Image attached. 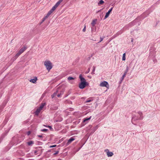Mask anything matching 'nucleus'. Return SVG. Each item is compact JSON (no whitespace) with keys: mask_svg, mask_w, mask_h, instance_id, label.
I'll use <instances>...</instances> for the list:
<instances>
[{"mask_svg":"<svg viewBox=\"0 0 160 160\" xmlns=\"http://www.w3.org/2000/svg\"><path fill=\"white\" fill-rule=\"evenodd\" d=\"M48 17L47 16V15L45 17H44L42 20V21L41 22V23H42Z\"/></svg>","mask_w":160,"mask_h":160,"instance_id":"obj_19","label":"nucleus"},{"mask_svg":"<svg viewBox=\"0 0 160 160\" xmlns=\"http://www.w3.org/2000/svg\"><path fill=\"white\" fill-rule=\"evenodd\" d=\"M143 118L142 113L139 111L136 115H134L132 118V122L133 123V122L137 120H142Z\"/></svg>","mask_w":160,"mask_h":160,"instance_id":"obj_2","label":"nucleus"},{"mask_svg":"<svg viewBox=\"0 0 160 160\" xmlns=\"http://www.w3.org/2000/svg\"><path fill=\"white\" fill-rule=\"evenodd\" d=\"M48 127H49V128H50V129L52 128L51 126H48Z\"/></svg>","mask_w":160,"mask_h":160,"instance_id":"obj_38","label":"nucleus"},{"mask_svg":"<svg viewBox=\"0 0 160 160\" xmlns=\"http://www.w3.org/2000/svg\"><path fill=\"white\" fill-rule=\"evenodd\" d=\"M61 95V94H58V95H57V96L58 97H60Z\"/></svg>","mask_w":160,"mask_h":160,"instance_id":"obj_36","label":"nucleus"},{"mask_svg":"<svg viewBox=\"0 0 160 160\" xmlns=\"http://www.w3.org/2000/svg\"><path fill=\"white\" fill-rule=\"evenodd\" d=\"M86 26H85L84 28L82 30V31L83 32H85L86 31Z\"/></svg>","mask_w":160,"mask_h":160,"instance_id":"obj_29","label":"nucleus"},{"mask_svg":"<svg viewBox=\"0 0 160 160\" xmlns=\"http://www.w3.org/2000/svg\"><path fill=\"white\" fill-rule=\"evenodd\" d=\"M58 91H57L56 92H54L52 96V98H53L56 95Z\"/></svg>","mask_w":160,"mask_h":160,"instance_id":"obj_23","label":"nucleus"},{"mask_svg":"<svg viewBox=\"0 0 160 160\" xmlns=\"http://www.w3.org/2000/svg\"><path fill=\"white\" fill-rule=\"evenodd\" d=\"M93 70H92V72L91 73L92 74H94V72H95V67L94 66H93Z\"/></svg>","mask_w":160,"mask_h":160,"instance_id":"obj_24","label":"nucleus"},{"mask_svg":"<svg viewBox=\"0 0 160 160\" xmlns=\"http://www.w3.org/2000/svg\"><path fill=\"white\" fill-rule=\"evenodd\" d=\"M133 41V39L132 38V39L131 42H132Z\"/></svg>","mask_w":160,"mask_h":160,"instance_id":"obj_39","label":"nucleus"},{"mask_svg":"<svg viewBox=\"0 0 160 160\" xmlns=\"http://www.w3.org/2000/svg\"><path fill=\"white\" fill-rule=\"evenodd\" d=\"M100 86L102 87H106L108 88H109V85L108 82L106 81H103L100 83Z\"/></svg>","mask_w":160,"mask_h":160,"instance_id":"obj_6","label":"nucleus"},{"mask_svg":"<svg viewBox=\"0 0 160 160\" xmlns=\"http://www.w3.org/2000/svg\"><path fill=\"white\" fill-rule=\"evenodd\" d=\"M31 133V132L30 131H28L27 132V134L28 135H29Z\"/></svg>","mask_w":160,"mask_h":160,"instance_id":"obj_32","label":"nucleus"},{"mask_svg":"<svg viewBox=\"0 0 160 160\" xmlns=\"http://www.w3.org/2000/svg\"><path fill=\"white\" fill-rule=\"evenodd\" d=\"M146 17V16H144V17H143V18L142 19H143L144 18H145Z\"/></svg>","mask_w":160,"mask_h":160,"instance_id":"obj_40","label":"nucleus"},{"mask_svg":"<svg viewBox=\"0 0 160 160\" xmlns=\"http://www.w3.org/2000/svg\"><path fill=\"white\" fill-rule=\"evenodd\" d=\"M128 67L127 66L126 69L125 70V71L124 74H123V75L122 76V77L121 78V82H122V81L124 79V77H125V76L127 74V73L128 72Z\"/></svg>","mask_w":160,"mask_h":160,"instance_id":"obj_8","label":"nucleus"},{"mask_svg":"<svg viewBox=\"0 0 160 160\" xmlns=\"http://www.w3.org/2000/svg\"><path fill=\"white\" fill-rule=\"evenodd\" d=\"M144 14H145V13H144L143 15H142V16Z\"/></svg>","mask_w":160,"mask_h":160,"instance_id":"obj_41","label":"nucleus"},{"mask_svg":"<svg viewBox=\"0 0 160 160\" xmlns=\"http://www.w3.org/2000/svg\"><path fill=\"white\" fill-rule=\"evenodd\" d=\"M104 3V2L102 0H100L99 2L98 3V5L99 6H100Z\"/></svg>","mask_w":160,"mask_h":160,"instance_id":"obj_17","label":"nucleus"},{"mask_svg":"<svg viewBox=\"0 0 160 160\" xmlns=\"http://www.w3.org/2000/svg\"><path fill=\"white\" fill-rule=\"evenodd\" d=\"M48 130L47 129H43L42 130V131H48Z\"/></svg>","mask_w":160,"mask_h":160,"instance_id":"obj_33","label":"nucleus"},{"mask_svg":"<svg viewBox=\"0 0 160 160\" xmlns=\"http://www.w3.org/2000/svg\"><path fill=\"white\" fill-rule=\"evenodd\" d=\"M125 55H126L125 53H124L123 54L122 58V60L123 61H125L126 59Z\"/></svg>","mask_w":160,"mask_h":160,"instance_id":"obj_22","label":"nucleus"},{"mask_svg":"<svg viewBox=\"0 0 160 160\" xmlns=\"http://www.w3.org/2000/svg\"><path fill=\"white\" fill-rule=\"evenodd\" d=\"M38 80L37 77H35L34 78L31 79L29 81L32 83H35L36 81Z\"/></svg>","mask_w":160,"mask_h":160,"instance_id":"obj_11","label":"nucleus"},{"mask_svg":"<svg viewBox=\"0 0 160 160\" xmlns=\"http://www.w3.org/2000/svg\"><path fill=\"white\" fill-rule=\"evenodd\" d=\"M75 140V139L71 137L69 139L68 141L67 142V145H68L71 143L73 141Z\"/></svg>","mask_w":160,"mask_h":160,"instance_id":"obj_10","label":"nucleus"},{"mask_svg":"<svg viewBox=\"0 0 160 160\" xmlns=\"http://www.w3.org/2000/svg\"><path fill=\"white\" fill-rule=\"evenodd\" d=\"M56 145H53L50 146H49V148H54V147H56Z\"/></svg>","mask_w":160,"mask_h":160,"instance_id":"obj_27","label":"nucleus"},{"mask_svg":"<svg viewBox=\"0 0 160 160\" xmlns=\"http://www.w3.org/2000/svg\"><path fill=\"white\" fill-rule=\"evenodd\" d=\"M26 48H27L25 47H24L22 48L12 58V60L13 61L15 60L16 59L26 50Z\"/></svg>","mask_w":160,"mask_h":160,"instance_id":"obj_3","label":"nucleus"},{"mask_svg":"<svg viewBox=\"0 0 160 160\" xmlns=\"http://www.w3.org/2000/svg\"><path fill=\"white\" fill-rule=\"evenodd\" d=\"M112 9H113V7H112L108 11V12H107L105 15V16L104 17V19H106L107 18H108L109 14H110V13L112 11Z\"/></svg>","mask_w":160,"mask_h":160,"instance_id":"obj_9","label":"nucleus"},{"mask_svg":"<svg viewBox=\"0 0 160 160\" xmlns=\"http://www.w3.org/2000/svg\"><path fill=\"white\" fill-rule=\"evenodd\" d=\"M27 144L29 146H31L33 144V142L32 141H30L27 142Z\"/></svg>","mask_w":160,"mask_h":160,"instance_id":"obj_18","label":"nucleus"},{"mask_svg":"<svg viewBox=\"0 0 160 160\" xmlns=\"http://www.w3.org/2000/svg\"><path fill=\"white\" fill-rule=\"evenodd\" d=\"M44 65L47 69L49 71L52 68V65L51 62L49 60H46L44 62Z\"/></svg>","mask_w":160,"mask_h":160,"instance_id":"obj_4","label":"nucleus"},{"mask_svg":"<svg viewBox=\"0 0 160 160\" xmlns=\"http://www.w3.org/2000/svg\"><path fill=\"white\" fill-rule=\"evenodd\" d=\"M59 153V151H57L55 152L53 154V155H55L58 154Z\"/></svg>","mask_w":160,"mask_h":160,"instance_id":"obj_28","label":"nucleus"},{"mask_svg":"<svg viewBox=\"0 0 160 160\" xmlns=\"http://www.w3.org/2000/svg\"><path fill=\"white\" fill-rule=\"evenodd\" d=\"M45 105L46 103H42L40 107L37 109L35 113V114L37 115H38L40 111L42 109Z\"/></svg>","mask_w":160,"mask_h":160,"instance_id":"obj_5","label":"nucleus"},{"mask_svg":"<svg viewBox=\"0 0 160 160\" xmlns=\"http://www.w3.org/2000/svg\"><path fill=\"white\" fill-rule=\"evenodd\" d=\"M96 19L93 20L91 22V25L93 27H94L96 24Z\"/></svg>","mask_w":160,"mask_h":160,"instance_id":"obj_16","label":"nucleus"},{"mask_svg":"<svg viewBox=\"0 0 160 160\" xmlns=\"http://www.w3.org/2000/svg\"><path fill=\"white\" fill-rule=\"evenodd\" d=\"M38 137H39L41 138V137H42V135H38Z\"/></svg>","mask_w":160,"mask_h":160,"instance_id":"obj_37","label":"nucleus"},{"mask_svg":"<svg viewBox=\"0 0 160 160\" xmlns=\"http://www.w3.org/2000/svg\"><path fill=\"white\" fill-rule=\"evenodd\" d=\"M63 1V0H59L54 6L57 8Z\"/></svg>","mask_w":160,"mask_h":160,"instance_id":"obj_12","label":"nucleus"},{"mask_svg":"<svg viewBox=\"0 0 160 160\" xmlns=\"http://www.w3.org/2000/svg\"><path fill=\"white\" fill-rule=\"evenodd\" d=\"M137 20L135 19L134 21H133V22H131L129 23L128 25L129 26H132L135 24V22H136Z\"/></svg>","mask_w":160,"mask_h":160,"instance_id":"obj_14","label":"nucleus"},{"mask_svg":"<svg viewBox=\"0 0 160 160\" xmlns=\"http://www.w3.org/2000/svg\"><path fill=\"white\" fill-rule=\"evenodd\" d=\"M57 8L55 6H54L52 7V9H51V10L53 12L56 9V8Z\"/></svg>","mask_w":160,"mask_h":160,"instance_id":"obj_26","label":"nucleus"},{"mask_svg":"<svg viewBox=\"0 0 160 160\" xmlns=\"http://www.w3.org/2000/svg\"><path fill=\"white\" fill-rule=\"evenodd\" d=\"M98 128V125H97L94 128V130L95 131L96 130H97Z\"/></svg>","mask_w":160,"mask_h":160,"instance_id":"obj_30","label":"nucleus"},{"mask_svg":"<svg viewBox=\"0 0 160 160\" xmlns=\"http://www.w3.org/2000/svg\"><path fill=\"white\" fill-rule=\"evenodd\" d=\"M104 151L106 153L108 157H111L113 154L112 152H110L109 150L108 149H105Z\"/></svg>","mask_w":160,"mask_h":160,"instance_id":"obj_7","label":"nucleus"},{"mask_svg":"<svg viewBox=\"0 0 160 160\" xmlns=\"http://www.w3.org/2000/svg\"><path fill=\"white\" fill-rule=\"evenodd\" d=\"M63 1V0H59L54 6L57 8Z\"/></svg>","mask_w":160,"mask_h":160,"instance_id":"obj_13","label":"nucleus"},{"mask_svg":"<svg viewBox=\"0 0 160 160\" xmlns=\"http://www.w3.org/2000/svg\"><path fill=\"white\" fill-rule=\"evenodd\" d=\"M53 12V11L51 9L47 14V15L49 17Z\"/></svg>","mask_w":160,"mask_h":160,"instance_id":"obj_21","label":"nucleus"},{"mask_svg":"<svg viewBox=\"0 0 160 160\" xmlns=\"http://www.w3.org/2000/svg\"><path fill=\"white\" fill-rule=\"evenodd\" d=\"M93 100V99L91 98H89L88 100L86 101L85 102H89Z\"/></svg>","mask_w":160,"mask_h":160,"instance_id":"obj_20","label":"nucleus"},{"mask_svg":"<svg viewBox=\"0 0 160 160\" xmlns=\"http://www.w3.org/2000/svg\"><path fill=\"white\" fill-rule=\"evenodd\" d=\"M103 39V38H102L101 37L100 38V40L99 42H101V41H102Z\"/></svg>","mask_w":160,"mask_h":160,"instance_id":"obj_31","label":"nucleus"},{"mask_svg":"<svg viewBox=\"0 0 160 160\" xmlns=\"http://www.w3.org/2000/svg\"><path fill=\"white\" fill-rule=\"evenodd\" d=\"M68 80H70L74 79V78L72 77H69L68 78Z\"/></svg>","mask_w":160,"mask_h":160,"instance_id":"obj_25","label":"nucleus"},{"mask_svg":"<svg viewBox=\"0 0 160 160\" xmlns=\"http://www.w3.org/2000/svg\"><path fill=\"white\" fill-rule=\"evenodd\" d=\"M102 10V9L100 10H99L97 12H101V11Z\"/></svg>","mask_w":160,"mask_h":160,"instance_id":"obj_35","label":"nucleus"},{"mask_svg":"<svg viewBox=\"0 0 160 160\" xmlns=\"http://www.w3.org/2000/svg\"><path fill=\"white\" fill-rule=\"evenodd\" d=\"M91 116H90L89 118H85L83 120V122H86L88 120H89L91 119Z\"/></svg>","mask_w":160,"mask_h":160,"instance_id":"obj_15","label":"nucleus"},{"mask_svg":"<svg viewBox=\"0 0 160 160\" xmlns=\"http://www.w3.org/2000/svg\"><path fill=\"white\" fill-rule=\"evenodd\" d=\"M88 71L87 72H86V73H88L89 72L90 70V68H89L88 69Z\"/></svg>","mask_w":160,"mask_h":160,"instance_id":"obj_34","label":"nucleus"},{"mask_svg":"<svg viewBox=\"0 0 160 160\" xmlns=\"http://www.w3.org/2000/svg\"><path fill=\"white\" fill-rule=\"evenodd\" d=\"M81 82L79 84V88L81 89H83L87 85V83L85 78L82 77V74L79 76Z\"/></svg>","mask_w":160,"mask_h":160,"instance_id":"obj_1","label":"nucleus"}]
</instances>
